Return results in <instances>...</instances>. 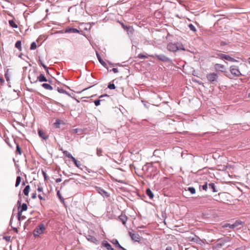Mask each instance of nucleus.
Masks as SVG:
<instances>
[{"label":"nucleus","instance_id":"64","mask_svg":"<svg viewBox=\"0 0 250 250\" xmlns=\"http://www.w3.org/2000/svg\"><path fill=\"white\" fill-rule=\"evenodd\" d=\"M165 250H172V247L170 246H168L166 248Z\"/></svg>","mask_w":250,"mask_h":250},{"label":"nucleus","instance_id":"4","mask_svg":"<svg viewBox=\"0 0 250 250\" xmlns=\"http://www.w3.org/2000/svg\"><path fill=\"white\" fill-rule=\"evenodd\" d=\"M218 78V75L214 73H210L207 75V79L208 81L211 83L216 84L217 83Z\"/></svg>","mask_w":250,"mask_h":250},{"label":"nucleus","instance_id":"6","mask_svg":"<svg viewBox=\"0 0 250 250\" xmlns=\"http://www.w3.org/2000/svg\"><path fill=\"white\" fill-rule=\"evenodd\" d=\"M229 70L231 74L234 77H238L243 76V75L241 73L238 66L235 65L230 66Z\"/></svg>","mask_w":250,"mask_h":250},{"label":"nucleus","instance_id":"28","mask_svg":"<svg viewBox=\"0 0 250 250\" xmlns=\"http://www.w3.org/2000/svg\"><path fill=\"white\" fill-rule=\"evenodd\" d=\"M15 47H16L20 51L21 50V41H18L16 42L15 43Z\"/></svg>","mask_w":250,"mask_h":250},{"label":"nucleus","instance_id":"32","mask_svg":"<svg viewBox=\"0 0 250 250\" xmlns=\"http://www.w3.org/2000/svg\"><path fill=\"white\" fill-rule=\"evenodd\" d=\"M120 24H121L122 27L125 30L129 32L130 31V30L131 29V28L130 26H128L126 25H125L123 22H120Z\"/></svg>","mask_w":250,"mask_h":250},{"label":"nucleus","instance_id":"21","mask_svg":"<svg viewBox=\"0 0 250 250\" xmlns=\"http://www.w3.org/2000/svg\"><path fill=\"white\" fill-rule=\"evenodd\" d=\"M119 220L122 222L124 225H125L127 220V217L125 215L122 214L119 216Z\"/></svg>","mask_w":250,"mask_h":250},{"label":"nucleus","instance_id":"61","mask_svg":"<svg viewBox=\"0 0 250 250\" xmlns=\"http://www.w3.org/2000/svg\"><path fill=\"white\" fill-rule=\"evenodd\" d=\"M62 181V179L61 178H57L56 180V183H60Z\"/></svg>","mask_w":250,"mask_h":250},{"label":"nucleus","instance_id":"33","mask_svg":"<svg viewBox=\"0 0 250 250\" xmlns=\"http://www.w3.org/2000/svg\"><path fill=\"white\" fill-rule=\"evenodd\" d=\"M63 153L66 157H67L70 159H72V158L73 157L72 154L66 150H64L63 151Z\"/></svg>","mask_w":250,"mask_h":250},{"label":"nucleus","instance_id":"27","mask_svg":"<svg viewBox=\"0 0 250 250\" xmlns=\"http://www.w3.org/2000/svg\"><path fill=\"white\" fill-rule=\"evenodd\" d=\"M9 24L10 26L14 28H17L18 27L17 24L16 23L15 21L13 20L9 21Z\"/></svg>","mask_w":250,"mask_h":250},{"label":"nucleus","instance_id":"50","mask_svg":"<svg viewBox=\"0 0 250 250\" xmlns=\"http://www.w3.org/2000/svg\"><path fill=\"white\" fill-rule=\"evenodd\" d=\"M229 57H230V56H229L228 55L224 54V57H223V60H226L227 61H229Z\"/></svg>","mask_w":250,"mask_h":250},{"label":"nucleus","instance_id":"49","mask_svg":"<svg viewBox=\"0 0 250 250\" xmlns=\"http://www.w3.org/2000/svg\"><path fill=\"white\" fill-rule=\"evenodd\" d=\"M57 194L58 196L59 197V198H60V200H61L62 201L64 200V199L62 197V196L61 195V193H60V192L59 190H58L57 191Z\"/></svg>","mask_w":250,"mask_h":250},{"label":"nucleus","instance_id":"9","mask_svg":"<svg viewBox=\"0 0 250 250\" xmlns=\"http://www.w3.org/2000/svg\"><path fill=\"white\" fill-rule=\"evenodd\" d=\"M214 68L216 71H220L222 72H226V67L222 64L216 63L214 65Z\"/></svg>","mask_w":250,"mask_h":250},{"label":"nucleus","instance_id":"13","mask_svg":"<svg viewBox=\"0 0 250 250\" xmlns=\"http://www.w3.org/2000/svg\"><path fill=\"white\" fill-rule=\"evenodd\" d=\"M102 246L105 248L107 250H115L111 245L106 241L103 240L102 242Z\"/></svg>","mask_w":250,"mask_h":250},{"label":"nucleus","instance_id":"8","mask_svg":"<svg viewBox=\"0 0 250 250\" xmlns=\"http://www.w3.org/2000/svg\"><path fill=\"white\" fill-rule=\"evenodd\" d=\"M97 191L104 198H108L109 197L110 194L106 191H105L104 189L100 187H96V188Z\"/></svg>","mask_w":250,"mask_h":250},{"label":"nucleus","instance_id":"39","mask_svg":"<svg viewBox=\"0 0 250 250\" xmlns=\"http://www.w3.org/2000/svg\"><path fill=\"white\" fill-rule=\"evenodd\" d=\"M17 153H18L20 155L21 154V150L19 144L16 145V150Z\"/></svg>","mask_w":250,"mask_h":250},{"label":"nucleus","instance_id":"5","mask_svg":"<svg viewBox=\"0 0 250 250\" xmlns=\"http://www.w3.org/2000/svg\"><path fill=\"white\" fill-rule=\"evenodd\" d=\"M152 58H156L158 60L164 62H171L172 60L164 54H156L151 56Z\"/></svg>","mask_w":250,"mask_h":250},{"label":"nucleus","instance_id":"18","mask_svg":"<svg viewBox=\"0 0 250 250\" xmlns=\"http://www.w3.org/2000/svg\"><path fill=\"white\" fill-rule=\"evenodd\" d=\"M190 241L195 242L198 244H201L202 243V240L197 236L195 235L194 237L190 239Z\"/></svg>","mask_w":250,"mask_h":250},{"label":"nucleus","instance_id":"34","mask_svg":"<svg viewBox=\"0 0 250 250\" xmlns=\"http://www.w3.org/2000/svg\"><path fill=\"white\" fill-rule=\"evenodd\" d=\"M188 26L189 28L190 29V30H191L192 31L195 32L197 31L196 27L192 23L189 24L188 25Z\"/></svg>","mask_w":250,"mask_h":250},{"label":"nucleus","instance_id":"43","mask_svg":"<svg viewBox=\"0 0 250 250\" xmlns=\"http://www.w3.org/2000/svg\"><path fill=\"white\" fill-rule=\"evenodd\" d=\"M22 211H21V210H20L19 209V211H18V213L17 217H18V220H19V221L20 222V221H21V214H22Z\"/></svg>","mask_w":250,"mask_h":250},{"label":"nucleus","instance_id":"63","mask_svg":"<svg viewBox=\"0 0 250 250\" xmlns=\"http://www.w3.org/2000/svg\"><path fill=\"white\" fill-rule=\"evenodd\" d=\"M12 228H13V230H14L15 232H16L17 233H18V230L17 228H13V227Z\"/></svg>","mask_w":250,"mask_h":250},{"label":"nucleus","instance_id":"42","mask_svg":"<svg viewBox=\"0 0 250 250\" xmlns=\"http://www.w3.org/2000/svg\"><path fill=\"white\" fill-rule=\"evenodd\" d=\"M37 48V44L35 42H33L31 43L30 45V49L31 50H34L36 49Z\"/></svg>","mask_w":250,"mask_h":250},{"label":"nucleus","instance_id":"40","mask_svg":"<svg viewBox=\"0 0 250 250\" xmlns=\"http://www.w3.org/2000/svg\"><path fill=\"white\" fill-rule=\"evenodd\" d=\"M8 69H7L5 73L4 77L6 79V80L8 82L10 81V75L8 73Z\"/></svg>","mask_w":250,"mask_h":250},{"label":"nucleus","instance_id":"46","mask_svg":"<svg viewBox=\"0 0 250 250\" xmlns=\"http://www.w3.org/2000/svg\"><path fill=\"white\" fill-rule=\"evenodd\" d=\"M138 57L140 59H144L147 58L146 56L141 53L138 54Z\"/></svg>","mask_w":250,"mask_h":250},{"label":"nucleus","instance_id":"10","mask_svg":"<svg viewBox=\"0 0 250 250\" xmlns=\"http://www.w3.org/2000/svg\"><path fill=\"white\" fill-rule=\"evenodd\" d=\"M129 236L131 239L135 242H139L141 240V237L138 233H134L129 232Z\"/></svg>","mask_w":250,"mask_h":250},{"label":"nucleus","instance_id":"35","mask_svg":"<svg viewBox=\"0 0 250 250\" xmlns=\"http://www.w3.org/2000/svg\"><path fill=\"white\" fill-rule=\"evenodd\" d=\"M27 205L26 203H23L22 204V205L21 206V209H20V210H21V211H25L27 209Z\"/></svg>","mask_w":250,"mask_h":250},{"label":"nucleus","instance_id":"60","mask_svg":"<svg viewBox=\"0 0 250 250\" xmlns=\"http://www.w3.org/2000/svg\"><path fill=\"white\" fill-rule=\"evenodd\" d=\"M104 97H109V96L107 95V94H104V95H102L100 96L99 98H103Z\"/></svg>","mask_w":250,"mask_h":250},{"label":"nucleus","instance_id":"11","mask_svg":"<svg viewBox=\"0 0 250 250\" xmlns=\"http://www.w3.org/2000/svg\"><path fill=\"white\" fill-rule=\"evenodd\" d=\"M29 79L31 83H36L37 82V78H36V72L33 71L28 75Z\"/></svg>","mask_w":250,"mask_h":250},{"label":"nucleus","instance_id":"31","mask_svg":"<svg viewBox=\"0 0 250 250\" xmlns=\"http://www.w3.org/2000/svg\"><path fill=\"white\" fill-rule=\"evenodd\" d=\"M222 227L223 228H229L230 229H234L233 224H229V223H225V224H224L222 226Z\"/></svg>","mask_w":250,"mask_h":250},{"label":"nucleus","instance_id":"52","mask_svg":"<svg viewBox=\"0 0 250 250\" xmlns=\"http://www.w3.org/2000/svg\"><path fill=\"white\" fill-rule=\"evenodd\" d=\"M42 174H43L44 180H47V174H46V172L44 171H42Z\"/></svg>","mask_w":250,"mask_h":250},{"label":"nucleus","instance_id":"59","mask_svg":"<svg viewBox=\"0 0 250 250\" xmlns=\"http://www.w3.org/2000/svg\"><path fill=\"white\" fill-rule=\"evenodd\" d=\"M69 182V180H65L63 182V183L62 184V185L63 186H64L68 182Z\"/></svg>","mask_w":250,"mask_h":250},{"label":"nucleus","instance_id":"44","mask_svg":"<svg viewBox=\"0 0 250 250\" xmlns=\"http://www.w3.org/2000/svg\"><path fill=\"white\" fill-rule=\"evenodd\" d=\"M108 88L110 89H115L116 86L114 83H109L108 85Z\"/></svg>","mask_w":250,"mask_h":250},{"label":"nucleus","instance_id":"2","mask_svg":"<svg viewBox=\"0 0 250 250\" xmlns=\"http://www.w3.org/2000/svg\"><path fill=\"white\" fill-rule=\"evenodd\" d=\"M167 49L171 52H176L178 50H185L183 45L180 42L169 43L167 46Z\"/></svg>","mask_w":250,"mask_h":250},{"label":"nucleus","instance_id":"24","mask_svg":"<svg viewBox=\"0 0 250 250\" xmlns=\"http://www.w3.org/2000/svg\"><path fill=\"white\" fill-rule=\"evenodd\" d=\"M42 86L47 90H52L53 89V87L51 85L47 83H42Z\"/></svg>","mask_w":250,"mask_h":250},{"label":"nucleus","instance_id":"54","mask_svg":"<svg viewBox=\"0 0 250 250\" xmlns=\"http://www.w3.org/2000/svg\"><path fill=\"white\" fill-rule=\"evenodd\" d=\"M112 71L114 73H117L118 72V70L117 68H112L110 71Z\"/></svg>","mask_w":250,"mask_h":250},{"label":"nucleus","instance_id":"45","mask_svg":"<svg viewBox=\"0 0 250 250\" xmlns=\"http://www.w3.org/2000/svg\"><path fill=\"white\" fill-rule=\"evenodd\" d=\"M103 101V99H98L95 100L94 103L96 106H99L100 104V102Z\"/></svg>","mask_w":250,"mask_h":250},{"label":"nucleus","instance_id":"56","mask_svg":"<svg viewBox=\"0 0 250 250\" xmlns=\"http://www.w3.org/2000/svg\"><path fill=\"white\" fill-rule=\"evenodd\" d=\"M21 199H19L17 202V205L19 206V208L21 206Z\"/></svg>","mask_w":250,"mask_h":250},{"label":"nucleus","instance_id":"41","mask_svg":"<svg viewBox=\"0 0 250 250\" xmlns=\"http://www.w3.org/2000/svg\"><path fill=\"white\" fill-rule=\"evenodd\" d=\"M102 153H103V150L101 148H97V155L98 156H101L102 155Z\"/></svg>","mask_w":250,"mask_h":250},{"label":"nucleus","instance_id":"17","mask_svg":"<svg viewBox=\"0 0 250 250\" xmlns=\"http://www.w3.org/2000/svg\"><path fill=\"white\" fill-rule=\"evenodd\" d=\"M96 56L98 58V60L100 63L104 67H106L107 65L106 63L103 60L99 53L96 51Z\"/></svg>","mask_w":250,"mask_h":250},{"label":"nucleus","instance_id":"1","mask_svg":"<svg viewBox=\"0 0 250 250\" xmlns=\"http://www.w3.org/2000/svg\"><path fill=\"white\" fill-rule=\"evenodd\" d=\"M231 240V238L229 236H224L219 238L212 244V249L215 250H220L227 243L230 242Z\"/></svg>","mask_w":250,"mask_h":250},{"label":"nucleus","instance_id":"23","mask_svg":"<svg viewBox=\"0 0 250 250\" xmlns=\"http://www.w3.org/2000/svg\"><path fill=\"white\" fill-rule=\"evenodd\" d=\"M63 122L61 120L57 119L56 120L55 122L54 123V126L56 128H60L61 124H62Z\"/></svg>","mask_w":250,"mask_h":250},{"label":"nucleus","instance_id":"15","mask_svg":"<svg viewBox=\"0 0 250 250\" xmlns=\"http://www.w3.org/2000/svg\"><path fill=\"white\" fill-rule=\"evenodd\" d=\"M71 160L73 162L76 167L80 168L82 170H83V168H82V167H81V166H82V164L80 161H78L74 157H73L72 159H71Z\"/></svg>","mask_w":250,"mask_h":250},{"label":"nucleus","instance_id":"36","mask_svg":"<svg viewBox=\"0 0 250 250\" xmlns=\"http://www.w3.org/2000/svg\"><path fill=\"white\" fill-rule=\"evenodd\" d=\"M21 178L20 176H18L17 177L16 182V184H15L16 187H18L19 186V185L21 182Z\"/></svg>","mask_w":250,"mask_h":250},{"label":"nucleus","instance_id":"57","mask_svg":"<svg viewBox=\"0 0 250 250\" xmlns=\"http://www.w3.org/2000/svg\"><path fill=\"white\" fill-rule=\"evenodd\" d=\"M37 197V194H36V193H33L32 194V195H31V198L32 199H35Z\"/></svg>","mask_w":250,"mask_h":250},{"label":"nucleus","instance_id":"29","mask_svg":"<svg viewBox=\"0 0 250 250\" xmlns=\"http://www.w3.org/2000/svg\"><path fill=\"white\" fill-rule=\"evenodd\" d=\"M234 228L235 229L237 228L239 226L242 225L243 224V222L241 220H237L235 221V222L233 224Z\"/></svg>","mask_w":250,"mask_h":250},{"label":"nucleus","instance_id":"16","mask_svg":"<svg viewBox=\"0 0 250 250\" xmlns=\"http://www.w3.org/2000/svg\"><path fill=\"white\" fill-rule=\"evenodd\" d=\"M38 134L39 136L43 140H46L48 138V136L41 129L38 130Z\"/></svg>","mask_w":250,"mask_h":250},{"label":"nucleus","instance_id":"58","mask_svg":"<svg viewBox=\"0 0 250 250\" xmlns=\"http://www.w3.org/2000/svg\"><path fill=\"white\" fill-rule=\"evenodd\" d=\"M38 197L40 200H45V198H43V197L41 194L38 195Z\"/></svg>","mask_w":250,"mask_h":250},{"label":"nucleus","instance_id":"22","mask_svg":"<svg viewBox=\"0 0 250 250\" xmlns=\"http://www.w3.org/2000/svg\"><path fill=\"white\" fill-rule=\"evenodd\" d=\"M37 80L40 82H47V80L43 74H41L38 77Z\"/></svg>","mask_w":250,"mask_h":250},{"label":"nucleus","instance_id":"12","mask_svg":"<svg viewBox=\"0 0 250 250\" xmlns=\"http://www.w3.org/2000/svg\"><path fill=\"white\" fill-rule=\"evenodd\" d=\"M116 248L120 249V250H127L123 247L120 244L118 240L116 239H113L110 241Z\"/></svg>","mask_w":250,"mask_h":250},{"label":"nucleus","instance_id":"19","mask_svg":"<svg viewBox=\"0 0 250 250\" xmlns=\"http://www.w3.org/2000/svg\"><path fill=\"white\" fill-rule=\"evenodd\" d=\"M208 188L211 190L213 192H217L218 191L216 188L215 184L213 183H210L208 184Z\"/></svg>","mask_w":250,"mask_h":250},{"label":"nucleus","instance_id":"53","mask_svg":"<svg viewBox=\"0 0 250 250\" xmlns=\"http://www.w3.org/2000/svg\"><path fill=\"white\" fill-rule=\"evenodd\" d=\"M228 44V43L226 42H224V41H222L221 42H220V45L221 46H224V45H227Z\"/></svg>","mask_w":250,"mask_h":250},{"label":"nucleus","instance_id":"25","mask_svg":"<svg viewBox=\"0 0 250 250\" xmlns=\"http://www.w3.org/2000/svg\"><path fill=\"white\" fill-rule=\"evenodd\" d=\"M146 193L150 199H152L154 197V194L150 188L146 189Z\"/></svg>","mask_w":250,"mask_h":250},{"label":"nucleus","instance_id":"7","mask_svg":"<svg viewBox=\"0 0 250 250\" xmlns=\"http://www.w3.org/2000/svg\"><path fill=\"white\" fill-rule=\"evenodd\" d=\"M224 54L221 53L220 51L215 50L211 52L210 56L212 58L223 60Z\"/></svg>","mask_w":250,"mask_h":250},{"label":"nucleus","instance_id":"47","mask_svg":"<svg viewBox=\"0 0 250 250\" xmlns=\"http://www.w3.org/2000/svg\"><path fill=\"white\" fill-rule=\"evenodd\" d=\"M82 168L83 169H85L86 171H87L88 173H91L93 172V171L89 168H87L86 166H82Z\"/></svg>","mask_w":250,"mask_h":250},{"label":"nucleus","instance_id":"3","mask_svg":"<svg viewBox=\"0 0 250 250\" xmlns=\"http://www.w3.org/2000/svg\"><path fill=\"white\" fill-rule=\"evenodd\" d=\"M46 229V227L42 223L39 224L34 229L33 232V235L35 237H38L42 234Z\"/></svg>","mask_w":250,"mask_h":250},{"label":"nucleus","instance_id":"55","mask_svg":"<svg viewBox=\"0 0 250 250\" xmlns=\"http://www.w3.org/2000/svg\"><path fill=\"white\" fill-rule=\"evenodd\" d=\"M0 83L1 84H3L4 83V80L2 77H0Z\"/></svg>","mask_w":250,"mask_h":250},{"label":"nucleus","instance_id":"62","mask_svg":"<svg viewBox=\"0 0 250 250\" xmlns=\"http://www.w3.org/2000/svg\"><path fill=\"white\" fill-rule=\"evenodd\" d=\"M235 250H245V249L243 247H240L236 248Z\"/></svg>","mask_w":250,"mask_h":250},{"label":"nucleus","instance_id":"14","mask_svg":"<svg viewBox=\"0 0 250 250\" xmlns=\"http://www.w3.org/2000/svg\"><path fill=\"white\" fill-rule=\"evenodd\" d=\"M86 238L87 240L91 242H92L95 244H97L98 243V241L97 239L93 236L88 234L86 236Z\"/></svg>","mask_w":250,"mask_h":250},{"label":"nucleus","instance_id":"30","mask_svg":"<svg viewBox=\"0 0 250 250\" xmlns=\"http://www.w3.org/2000/svg\"><path fill=\"white\" fill-rule=\"evenodd\" d=\"M30 190V186L27 185L25 186L24 189H23V193L25 195H28L29 192Z\"/></svg>","mask_w":250,"mask_h":250},{"label":"nucleus","instance_id":"37","mask_svg":"<svg viewBox=\"0 0 250 250\" xmlns=\"http://www.w3.org/2000/svg\"><path fill=\"white\" fill-rule=\"evenodd\" d=\"M208 187V185L207 182H205V184L202 186L200 187V188H202V189L204 190H207Z\"/></svg>","mask_w":250,"mask_h":250},{"label":"nucleus","instance_id":"48","mask_svg":"<svg viewBox=\"0 0 250 250\" xmlns=\"http://www.w3.org/2000/svg\"><path fill=\"white\" fill-rule=\"evenodd\" d=\"M82 132V130L79 128H75L73 130V132L75 133H81Z\"/></svg>","mask_w":250,"mask_h":250},{"label":"nucleus","instance_id":"51","mask_svg":"<svg viewBox=\"0 0 250 250\" xmlns=\"http://www.w3.org/2000/svg\"><path fill=\"white\" fill-rule=\"evenodd\" d=\"M229 61H230V62H237V60H236L234 58L231 57L230 56L229 59Z\"/></svg>","mask_w":250,"mask_h":250},{"label":"nucleus","instance_id":"26","mask_svg":"<svg viewBox=\"0 0 250 250\" xmlns=\"http://www.w3.org/2000/svg\"><path fill=\"white\" fill-rule=\"evenodd\" d=\"M57 90L58 91V92H59L60 93H62V94H65L67 95H68V96H70V95L69 94V93H68L66 90H65L64 89H63V88H59V87H57Z\"/></svg>","mask_w":250,"mask_h":250},{"label":"nucleus","instance_id":"38","mask_svg":"<svg viewBox=\"0 0 250 250\" xmlns=\"http://www.w3.org/2000/svg\"><path fill=\"white\" fill-rule=\"evenodd\" d=\"M188 190L192 194H195L196 192L195 188L192 187H188Z\"/></svg>","mask_w":250,"mask_h":250},{"label":"nucleus","instance_id":"20","mask_svg":"<svg viewBox=\"0 0 250 250\" xmlns=\"http://www.w3.org/2000/svg\"><path fill=\"white\" fill-rule=\"evenodd\" d=\"M65 32L70 33H78L80 32V31L76 28H68L66 29Z\"/></svg>","mask_w":250,"mask_h":250}]
</instances>
